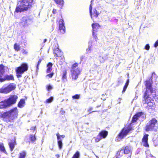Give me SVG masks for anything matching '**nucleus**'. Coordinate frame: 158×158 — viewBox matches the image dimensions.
<instances>
[{"instance_id": "obj_10", "label": "nucleus", "mask_w": 158, "mask_h": 158, "mask_svg": "<svg viewBox=\"0 0 158 158\" xmlns=\"http://www.w3.org/2000/svg\"><path fill=\"white\" fill-rule=\"evenodd\" d=\"M18 98V97L17 95H10L6 100L10 106L16 103Z\"/></svg>"}, {"instance_id": "obj_54", "label": "nucleus", "mask_w": 158, "mask_h": 158, "mask_svg": "<svg viewBox=\"0 0 158 158\" xmlns=\"http://www.w3.org/2000/svg\"><path fill=\"white\" fill-rule=\"evenodd\" d=\"M92 109V108H90V109H89L88 110V111H90V110H91Z\"/></svg>"}, {"instance_id": "obj_23", "label": "nucleus", "mask_w": 158, "mask_h": 158, "mask_svg": "<svg viewBox=\"0 0 158 158\" xmlns=\"http://www.w3.org/2000/svg\"><path fill=\"white\" fill-rule=\"evenodd\" d=\"M15 145H16V143L15 141L14 142H11L9 143V145L11 151H12L13 150Z\"/></svg>"}, {"instance_id": "obj_34", "label": "nucleus", "mask_w": 158, "mask_h": 158, "mask_svg": "<svg viewBox=\"0 0 158 158\" xmlns=\"http://www.w3.org/2000/svg\"><path fill=\"white\" fill-rule=\"evenodd\" d=\"M30 138L31 140V141L32 142H34L36 140V138L35 135H30Z\"/></svg>"}, {"instance_id": "obj_4", "label": "nucleus", "mask_w": 158, "mask_h": 158, "mask_svg": "<svg viewBox=\"0 0 158 158\" xmlns=\"http://www.w3.org/2000/svg\"><path fill=\"white\" fill-rule=\"evenodd\" d=\"M158 124L157 120L155 118L150 120L147 124L145 130L146 131H156Z\"/></svg>"}, {"instance_id": "obj_43", "label": "nucleus", "mask_w": 158, "mask_h": 158, "mask_svg": "<svg viewBox=\"0 0 158 158\" xmlns=\"http://www.w3.org/2000/svg\"><path fill=\"white\" fill-rule=\"evenodd\" d=\"M147 157L148 158H155L154 156L150 154L147 155Z\"/></svg>"}, {"instance_id": "obj_28", "label": "nucleus", "mask_w": 158, "mask_h": 158, "mask_svg": "<svg viewBox=\"0 0 158 158\" xmlns=\"http://www.w3.org/2000/svg\"><path fill=\"white\" fill-rule=\"evenodd\" d=\"M129 79H128L127 81V82H126L125 85L124 86L123 88V91L122 92V93H124L125 92V91H126V90L129 85Z\"/></svg>"}, {"instance_id": "obj_18", "label": "nucleus", "mask_w": 158, "mask_h": 158, "mask_svg": "<svg viewBox=\"0 0 158 158\" xmlns=\"http://www.w3.org/2000/svg\"><path fill=\"white\" fill-rule=\"evenodd\" d=\"M93 28V35H94V32H96L97 29L99 27V25L97 23H93L92 25Z\"/></svg>"}, {"instance_id": "obj_45", "label": "nucleus", "mask_w": 158, "mask_h": 158, "mask_svg": "<svg viewBox=\"0 0 158 158\" xmlns=\"http://www.w3.org/2000/svg\"><path fill=\"white\" fill-rule=\"evenodd\" d=\"M154 46L155 47H156L158 46V40L155 43Z\"/></svg>"}, {"instance_id": "obj_50", "label": "nucleus", "mask_w": 158, "mask_h": 158, "mask_svg": "<svg viewBox=\"0 0 158 158\" xmlns=\"http://www.w3.org/2000/svg\"><path fill=\"white\" fill-rule=\"evenodd\" d=\"M56 10L55 9H53V11H52V12L54 14H55L56 13Z\"/></svg>"}, {"instance_id": "obj_41", "label": "nucleus", "mask_w": 158, "mask_h": 158, "mask_svg": "<svg viewBox=\"0 0 158 158\" xmlns=\"http://www.w3.org/2000/svg\"><path fill=\"white\" fill-rule=\"evenodd\" d=\"M41 62V60L40 59H39L38 61V64H37V70L39 69V66Z\"/></svg>"}, {"instance_id": "obj_31", "label": "nucleus", "mask_w": 158, "mask_h": 158, "mask_svg": "<svg viewBox=\"0 0 158 158\" xmlns=\"http://www.w3.org/2000/svg\"><path fill=\"white\" fill-rule=\"evenodd\" d=\"M55 2L57 4L61 5L63 4V0H54Z\"/></svg>"}, {"instance_id": "obj_37", "label": "nucleus", "mask_w": 158, "mask_h": 158, "mask_svg": "<svg viewBox=\"0 0 158 158\" xmlns=\"http://www.w3.org/2000/svg\"><path fill=\"white\" fill-rule=\"evenodd\" d=\"M123 82V81L121 77L118 78V85H119L120 84H122Z\"/></svg>"}, {"instance_id": "obj_40", "label": "nucleus", "mask_w": 158, "mask_h": 158, "mask_svg": "<svg viewBox=\"0 0 158 158\" xmlns=\"http://www.w3.org/2000/svg\"><path fill=\"white\" fill-rule=\"evenodd\" d=\"M72 98L75 99H78L80 98V95L78 94H76L72 96Z\"/></svg>"}, {"instance_id": "obj_55", "label": "nucleus", "mask_w": 158, "mask_h": 158, "mask_svg": "<svg viewBox=\"0 0 158 158\" xmlns=\"http://www.w3.org/2000/svg\"><path fill=\"white\" fill-rule=\"evenodd\" d=\"M46 41H47V40L46 39H44V43H45V42H46Z\"/></svg>"}, {"instance_id": "obj_15", "label": "nucleus", "mask_w": 158, "mask_h": 158, "mask_svg": "<svg viewBox=\"0 0 158 158\" xmlns=\"http://www.w3.org/2000/svg\"><path fill=\"white\" fill-rule=\"evenodd\" d=\"M53 52L55 54V56L57 57H60L63 54V53L60 51V50L58 48L53 49Z\"/></svg>"}, {"instance_id": "obj_56", "label": "nucleus", "mask_w": 158, "mask_h": 158, "mask_svg": "<svg viewBox=\"0 0 158 158\" xmlns=\"http://www.w3.org/2000/svg\"><path fill=\"white\" fill-rule=\"evenodd\" d=\"M151 98H150V100L148 99V102H149L150 101H151Z\"/></svg>"}, {"instance_id": "obj_42", "label": "nucleus", "mask_w": 158, "mask_h": 158, "mask_svg": "<svg viewBox=\"0 0 158 158\" xmlns=\"http://www.w3.org/2000/svg\"><path fill=\"white\" fill-rule=\"evenodd\" d=\"M53 73H52L50 74L47 75L46 76V77H48L49 78H51L53 76Z\"/></svg>"}, {"instance_id": "obj_49", "label": "nucleus", "mask_w": 158, "mask_h": 158, "mask_svg": "<svg viewBox=\"0 0 158 158\" xmlns=\"http://www.w3.org/2000/svg\"><path fill=\"white\" fill-rule=\"evenodd\" d=\"M36 128L35 127H32L31 130H35Z\"/></svg>"}, {"instance_id": "obj_3", "label": "nucleus", "mask_w": 158, "mask_h": 158, "mask_svg": "<svg viewBox=\"0 0 158 158\" xmlns=\"http://www.w3.org/2000/svg\"><path fill=\"white\" fill-rule=\"evenodd\" d=\"M33 1V0H22L20 3H18L17 4L15 12H21L27 10L31 7Z\"/></svg>"}, {"instance_id": "obj_11", "label": "nucleus", "mask_w": 158, "mask_h": 158, "mask_svg": "<svg viewBox=\"0 0 158 158\" xmlns=\"http://www.w3.org/2000/svg\"><path fill=\"white\" fill-rule=\"evenodd\" d=\"M91 4H92L91 3L90 5L89 9L91 17V19H93V18L97 17L99 15V13L95 9H94L93 10V12H92V6Z\"/></svg>"}, {"instance_id": "obj_51", "label": "nucleus", "mask_w": 158, "mask_h": 158, "mask_svg": "<svg viewBox=\"0 0 158 158\" xmlns=\"http://www.w3.org/2000/svg\"><path fill=\"white\" fill-rule=\"evenodd\" d=\"M60 136V137H61L63 138H64L65 137V135H59Z\"/></svg>"}, {"instance_id": "obj_46", "label": "nucleus", "mask_w": 158, "mask_h": 158, "mask_svg": "<svg viewBox=\"0 0 158 158\" xmlns=\"http://www.w3.org/2000/svg\"><path fill=\"white\" fill-rule=\"evenodd\" d=\"M52 89V87L50 85H49L48 86V90H51Z\"/></svg>"}, {"instance_id": "obj_44", "label": "nucleus", "mask_w": 158, "mask_h": 158, "mask_svg": "<svg viewBox=\"0 0 158 158\" xmlns=\"http://www.w3.org/2000/svg\"><path fill=\"white\" fill-rule=\"evenodd\" d=\"M150 46L149 44H147L146 45L145 47V49L147 50L149 49Z\"/></svg>"}, {"instance_id": "obj_6", "label": "nucleus", "mask_w": 158, "mask_h": 158, "mask_svg": "<svg viewBox=\"0 0 158 158\" xmlns=\"http://www.w3.org/2000/svg\"><path fill=\"white\" fill-rule=\"evenodd\" d=\"M78 64L75 63L73 64L71 70V73L72 76V79L76 80L78 77L79 75L80 74L81 71L80 69L77 68Z\"/></svg>"}, {"instance_id": "obj_35", "label": "nucleus", "mask_w": 158, "mask_h": 158, "mask_svg": "<svg viewBox=\"0 0 158 158\" xmlns=\"http://www.w3.org/2000/svg\"><path fill=\"white\" fill-rule=\"evenodd\" d=\"M53 98L52 97H51L49 98L48 99H47V100L45 101V102L46 103H50L52 102L53 100Z\"/></svg>"}, {"instance_id": "obj_52", "label": "nucleus", "mask_w": 158, "mask_h": 158, "mask_svg": "<svg viewBox=\"0 0 158 158\" xmlns=\"http://www.w3.org/2000/svg\"><path fill=\"white\" fill-rule=\"evenodd\" d=\"M56 157H57V158H59V157H60V156L58 154H57L56 155Z\"/></svg>"}, {"instance_id": "obj_9", "label": "nucleus", "mask_w": 158, "mask_h": 158, "mask_svg": "<svg viewBox=\"0 0 158 158\" xmlns=\"http://www.w3.org/2000/svg\"><path fill=\"white\" fill-rule=\"evenodd\" d=\"M33 18L31 16H25L21 19L20 24L23 26H27L31 24L33 22Z\"/></svg>"}, {"instance_id": "obj_60", "label": "nucleus", "mask_w": 158, "mask_h": 158, "mask_svg": "<svg viewBox=\"0 0 158 158\" xmlns=\"http://www.w3.org/2000/svg\"><path fill=\"white\" fill-rule=\"evenodd\" d=\"M53 149V148H51V150H52V149Z\"/></svg>"}, {"instance_id": "obj_61", "label": "nucleus", "mask_w": 158, "mask_h": 158, "mask_svg": "<svg viewBox=\"0 0 158 158\" xmlns=\"http://www.w3.org/2000/svg\"><path fill=\"white\" fill-rule=\"evenodd\" d=\"M157 145H155V146H157Z\"/></svg>"}, {"instance_id": "obj_48", "label": "nucleus", "mask_w": 158, "mask_h": 158, "mask_svg": "<svg viewBox=\"0 0 158 158\" xmlns=\"http://www.w3.org/2000/svg\"><path fill=\"white\" fill-rule=\"evenodd\" d=\"M95 32H94V35H93V33L92 34V35H93V37H94L95 38V39H96V37H97V34H96Z\"/></svg>"}, {"instance_id": "obj_21", "label": "nucleus", "mask_w": 158, "mask_h": 158, "mask_svg": "<svg viewBox=\"0 0 158 158\" xmlns=\"http://www.w3.org/2000/svg\"><path fill=\"white\" fill-rule=\"evenodd\" d=\"M25 103V102L23 99H21L19 102L18 106L20 108H22L23 107Z\"/></svg>"}, {"instance_id": "obj_29", "label": "nucleus", "mask_w": 158, "mask_h": 158, "mask_svg": "<svg viewBox=\"0 0 158 158\" xmlns=\"http://www.w3.org/2000/svg\"><path fill=\"white\" fill-rule=\"evenodd\" d=\"M108 58V55L106 54H105L103 55L101 58V59H100V61L101 62H103L104 61L107 60Z\"/></svg>"}, {"instance_id": "obj_32", "label": "nucleus", "mask_w": 158, "mask_h": 158, "mask_svg": "<svg viewBox=\"0 0 158 158\" xmlns=\"http://www.w3.org/2000/svg\"><path fill=\"white\" fill-rule=\"evenodd\" d=\"M19 154V158H25L26 155L25 152H22L20 153Z\"/></svg>"}, {"instance_id": "obj_58", "label": "nucleus", "mask_w": 158, "mask_h": 158, "mask_svg": "<svg viewBox=\"0 0 158 158\" xmlns=\"http://www.w3.org/2000/svg\"><path fill=\"white\" fill-rule=\"evenodd\" d=\"M93 1V0H91V2Z\"/></svg>"}, {"instance_id": "obj_59", "label": "nucleus", "mask_w": 158, "mask_h": 158, "mask_svg": "<svg viewBox=\"0 0 158 158\" xmlns=\"http://www.w3.org/2000/svg\"><path fill=\"white\" fill-rule=\"evenodd\" d=\"M95 112V111H93L92 112H90V113H91L92 112Z\"/></svg>"}, {"instance_id": "obj_39", "label": "nucleus", "mask_w": 158, "mask_h": 158, "mask_svg": "<svg viewBox=\"0 0 158 158\" xmlns=\"http://www.w3.org/2000/svg\"><path fill=\"white\" fill-rule=\"evenodd\" d=\"M98 135L97 136V137L95 138V141L96 142H99L101 139H102Z\"/></svg>"}, {"instance_id": "obj_7", "label": "nucleus", "mask_w": 158, "mask_h": 158, "mask_svg": "<svg viewBox=\"0 0 158 158\" xmlns=\"http://www.w3.org/2000/svg\"><path fill=\"white\" fill-rule=\"evenodd\" d=\"M16 88V85L14 83H10L7 85H4L1 88H0V93L7 94L14 90Z\"/></svg>"}, {"instance_id": "obj_26", "label": "nucleus", "mask_w": 158, "mask_h": 158, "mask_svg": "<svg viewBox=\"0 0 158 158\" xmlns=\"http://www.w3.org/2000/svg\"><path fill=\"white\" fill-rule=\"evenodd\" d=\"M67 73L65 71L63 72V74L62 78V80L64 82H66L67 81V77L66 76Z\"/></svg>"}, {"instance_id": "obj_22", "label": "nucleus", "mask_w": 158, "mask_h": 158, "mask_svg": "<svg viewBox=\"0 0 158 158\" xmlns=\"http://www.w3.org/2000/svg\"><path fill=\"white\" fill-rule=\"evenodd\" d=\"M123 151L125 154H129L131 152V148L130 146H127Z\"/></svg>"}, {"instance_id": "obj_13", "label": "nucleus", "mask_w": 158, "mask_h": 158, "mask_svg": "<svg viewBox=\"0 0 158 158\" xmlns=\"http://www.w3.org/2000/svg\"><path fill=\"white\" fill-rule=\"evenodd\" d=\"M148 135L145 134L144 135L142 139V144L146 147H148L149 146L148 143Z\"/></svg>"}, {"instance_id": "obj_57", "label": "nucleus", "mask_w": 158, "mask_h": 158, "mask_svg": "<svg viewBox=\"0 0 158 158\" xmlns=\"http://www.w3.org/2000/svg\"><path fill=\"white\" fill-rule=\"evenodd\" d=\"M84 58V56H82L81 57V59H82Z\"/></svg>"}, {"instance_id": "obj_47", "label": "nucleus", "mask_w": 158, "mask_h": 158, "mask_svg": "<svg viewBox=\"0 0 158 158\" xmlns=\"http://www.w3.org/2000/svg\"><path fill=\"white\" fill-rule=\"evenodd\" d=\"M22 52L23 53L25 54H27V52L26 51V50H24L23 49L22 51Z\"/></svg>"}, {"instance_id": "obj_53", "label": "nucleus", "mask_w": 158, "mask_h": 158, "mask_svg": "<svg viewBox=\"0 0 158 158\" xmlns=\"http://www.w3.org/2000/svg\"><path fill=\"white\" fill-rule=\"evenodd\" d=\"M118 102L119 103H120V101H121V99L120 98H119L118 100Z\"/></svg>"}, {"instance_id": "obj_24", "label": "nucleus", "mask_w": 158, "mask_h": 158, "mask_svg": "<svg viewBox=\"0 0 158 158\" xmlns=\"http://www.w3.org/2000/svg\"><path fill=\"white\" fill-rule=\"evenodd\" d=\"M4 72V67L2 65H0V79L2 77Z\"/></svg>"}, {"instance_id": "obj_16", "label": "nucleus", "mask_w": 158, "mask_h": 158, "mask_svg": "<svg viewBox=\"0 0 158 158\" xmlns=\"http://www.w3.org/2000/svg\"><path fill=\"white\" fill-rule=\"evenodd\" d=\"M6 100H4L0 102V108L3 109L9 107Z\"/></svg>"}, {"instance_id": "obj_2", "label": "nucleus", "mask_w": 158, "mask_h": 158, "mask_svg": "<svg viewBox=\"0 0 158 158\" xmlns=\"http://www.w3.org/2000/svg\"><path fill=\"white\" fill-rule=\"evenodd\" d=\"M18 113L17 108L15 107L8 111L2 112L0 117L2 118L5 121L12 122L17 118Z\"/></svg>"}, {"instance_id": "obj_19", "label": "nucleus", "mask_w": 158, "mask_h": 158, "mask_svg": "<svg viewBox=\"0 0 158 158\" xmlns=\"http://www.w3.org/2000/svg\"><path fill=\"white\" fill-rule=\"evenodd\" d=\"M143 114V113L142 112H139L136 114L133 117L132 119V122L133 123L135 122Z\"/></svg>"}, {"instance_id": "obj_36", "label": "nucleus", "mask_w": 158, "mask_h": 158, "mask_svg": "<svg viewBox=\"0 0 158 158\" xmlns=\"http://www.w3.org/2000/svg\"><path fill=\"white\" fill-rule=\"evenodd\" d=\"M123 152H124V151L123 150H121L120 151H118L117 153V155L120 156H122L123 155Z\"/></svg>"}, {"instance_id": "obj_8", "label": "nucleus", "mask_w": 158, "mask_h": 158, "mask_svg": "<svg viewBox=\"0 0 158 158\" xmlns=\"http://www.w3.org/2000/svg\"><path fill=\"white\" fill-rule=\"evenodd\" d=\"M28 69V66L27 64L23 63L21 66L19 67L16 69L17 76L18 77H21V74L25 71H27Z\"/></svg>"}, {"instance_id": "obj_12", "label": "nucleus", "mask_w": 158, "mask_h": 158, "mask_svg": "<svg viewBox=\"0 0 158 158\" xmlns=\"http://www.w3.org/2000/svg\"><path fill=\"white\" fill-rule=\"evenodd\" d=\"M64 21L63 19L60 20L59 22V29L60 31V32L64 34L65 31V28L64 25Z\"/></svg>"}, {"instance_id": "obj_38", "label": "nucleus", "mask_w": 158, "mask_h": 158, "mask_svg": "<svg viewBox=\"0 0 158 158\" xmlns=\"http://www.w3.org/2000/svg\"><path fill=\"white\" fill-rule=\"evenodd\" d=\"M79 156V153L78 152H77L72 158H78Z\"/></svg>"}, {"instance_id": "obj_1", "label": "nucleus", "mask_w": 158, "mask_h": 158, "mask_svg": "<svg viewBox=\"0 0 158 158\" xmlns=\"http://www.w3.org/2000/svg\"><path fill=\"white\" fill-rule=\"evenodd\" d=\"M154 75H156L154 72L152 73V76L149 80H147L145 82V85L146 86V90L144 93V98L145 99L144 104L145 105H147V106H146L147 109L149 110H152L154 109L155 105L153 102L151 101L148 102V99L150 100V98L149 97V96L150 94H152L154 98H156L157 97L156 95L155 96V92H153L152 87V84L153 83L152 77Z\"/></svg>"}, {"instance_id": "obj_14", "label": "nucleus", "mask_w": 158, "mask_h": 158, "mask_svg": "<svg viewBox=\"0 0 158 158\" xmlns=\"http://www.w3.org/2000/svg\"><path fill=\"white\" fill-rule=\"evenodd\" d=\"M7 80H14V78L13 76L12 75H6L5 76L4 78H3L2 77L0 79V82H2L4 81H5Z\"/></svg>"}, {"instance_id": "obj_25", "label": "nucleus", "mask_w": 158, "mask_h": 158, "mask_svg": "<svg viewBox=\"0 0 158 158\" xmlns=\"http://www.w3.org/2000/svg\"><path fill=\"white\" fill-rule=\"evenodd\" d=\"M52 64L51 63H49L47 65L48 68L47 69V73H50L52 70Z\"/></svg>"}, {"instance_id": "obj_33", "label": "nucleus", "mask_w": 158, "mask_h": 158, "mask_svg": "<svg viewBox=\"0 0 158 158\" xmlns=\"http://www.w3.org/2000/svg\"><path fill=\"white\" fill-rule=\"evenodd\" d=\"M14 48L16 51H18L20 50V47L19 45H18L17 44H15L14 45Z\"/></svg>"}, {"instance_id": "obj_5", "label": "nucleus", "mask_w": 158, "mask_h": 158, "mask_svg": "<svg viewBox=\"0 0 158 158\" xmlns=\"http://www.w3.org/2000/svg\"><path fill=\"white\" fill-rule=\"evenodd\" d=\"M132 130L130 127H124L121 130L115 138V141L117 142L120 141L125 137L129 132Z\"/></svg>"}, {"instance_id": "obj_27", "label": "nucleus", "mask_w": 158, "mask_h": 158, "mask_svg": "<svg viewBox=\"0 0 158 158\" xmlns=\"http://www.w3.org/2000/svg\"><path fill=\"white\" fill-rule=\"evenodd\" d=\"M0 151L6 153L3 143L2 142L0 143Z\"/></svg>"}, {"instance_id": "obj_17", "label": "nucleus", "mask_w": 158, "mask_h": 158, "mask_svg": "<svg viewBox=\"0 0 158 158\" xmlns=\"http://www.w3.org/2000/svg\"><path fill=\"white\" fill-rule=\"evenodd\" d=\"M108 132L106 131H102L99 133L98 135L102 139L105 138L108 135Z\"/></svg>"}, {"instance_id": "obj_30", "label": "nucleus", "mask_w": 158, "mask_h": 158, "mask_svg": "<svg viewBox=\"0 0 158 158\" xmlns=\"http://www.w3.org/2000/svg\"><path fill=\"white\" fill-rule=\"evenodd\" d=\"M91 45H90V42L89 43V45L88 46V48L86 49V52L87 53H91V51L92 50V48Z\"/></svg>"}, {"instance_id": "obj_20", "label": "nucleus", "mask_w": 158, "mask_h": 158, "mask_svg": "<svg viewBox=\"0 0 158 158\" xmlns=\"http://www.w3.org/2000/svg\"><path fill=\"white\" fill-rule=\"evenodd\" d=\"M57 139L58 140V144L60 149H61L62 147V140L60 138L59 134L58 133L56 134Z\"/></svg>"}]
</instances>
